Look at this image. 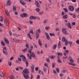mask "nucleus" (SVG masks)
I'll return each instance as SVG.
<instances>
[{
  "label": "nucleus",
  "mask_w": 79,
  "mask_h": 79,
  "mask_svg": "<svg viewBox=\"0 0 79 79\" xmlns=\"http://www.w3.org/2000/svg\"><path fill=\"white\" fill-rule=\"evenodd\" d=\"M34 47H35V48H37V46L36 44H34Z\"/></svg>",
  "instance_id": "nucleus-61"
},
{
  "label": "nucleus",
  "mask_w": 79,
  "mask_h": 79,
  "mask_svg": "<svg viewBox=\"0 0 79 79\" xmlns=\"http://www.w3.org/2000/svg\"><path fill=\"white\" fill-rule=\"evenodd\" d=\"M11 64H12L11 62H9L8 63V65H9V66H11Z\"/></svg>",
  "instance_id": "nucleus-54"
},
{
  "label": "nucleus",
  "mask_w": 79,
  "mask_h": 79,
  "mask_svg": "<svg viewBox=\"0 0 79 79\" xmlns=\"http://www.w3.org/2000/svg\"><path fill=\"white\" fill-rule=\"evenodd\" d=\"M69 43V42L68 41V40L65 41V46H67L68 45V44Z\"/></svg>",
  "instance_id": "nucleus-26"
},
{
  "label": "nucleus",
  "mask_w": 79,
  "mask_h": 79,
  "mask_svg": "<svg viewBox=\"0 0 79 79\" xmlns=\"http://www.w3.org/2000/svg\"><path fill=\"white\" fill-rule=\"evenodd\" d=\"M4 25L2 24L1 23H0V26H1V27H3V26Z\"/></svg>",
  "instance_id": "nucleus-60"
},
{
  "label": "nucleus",
  "mask_w": 79,
  "mask_h": 79,
  "mask_svg": "<svg viewBox=\"0 0 79 79\" xmlns=\"http://www.w3.org/2000/svg\"><path fill=\"white\" fill-rule=\"evenodd\" d=\"M61 42H60V41L58 44V47L60 48L61 47Z\"/></svg>",
  "instance_id": "nucleus-31"
},
{
  "label": "nucleus",
  "mask_w": 79,
  "mask_h": 79,
  "mask_svg": "<svg viewBox=\"0 0 79 79\" xmlns=\"http://www.w3.org/2000/svg\"><path fill=\"white\" fill-rule=\"evenodd\" d=\"M13 40H14V42H19V40H17V39H13Z\"/></svg>",
  "instance_id": "nucleus-32"
},
{
  "label": "nucleus",
  "mask_w": 79,
  "mask_h": 79,
  "mask_svg": "<svg viewBox=\"0 0 79 79\" xmlns=\"http://www.w3.org/2000/svg\"><path fill=\"white\" fill-rule=\"evenodd\" d=\"M13 10L14 12L16 11V8L15 7V6H14L13 7Z\"/></svg>",
  "instance_id": "nucleus-22"
},
{
  "label": "nucleus",
  "mask_w": 79,
  "mask_h": 79,
  "mask_svg": "<svg viewBox=\"0 0 79 79\" xmlns=\"http://www.w3.org/2000/svg\"><path fill=\"white\" fill-rule=\"evenodd\" d=\"M10 79H15V77H14V76L11 75L10 77Z\"/></svg>",
  "instance_id": "nucleus-29"
},
{
  "label": "nucleus",
  "mask_w": 79,
  "mask_h": 79,
  "mask_svg": "<svg viewBox=\"0 0 79 79\" xmlns=\"http://www.w3.org/2000/svg\"><path fill=\"white\" fill-rule=\"evenodd\" d=\"M5 12L6 14V15H7V16H10V14H9L8 11V10H5Z\"/></svg>",
  "instance_id": "nucleus-16"
},
{
  "label": "nucleus",
  "mask_w": 79,
  "mask_h": 79,
  "mask_svg": "<svg viewBox=\"0 0 79 79\" xmlns=\"http://www.w3.org/2000/svg\"><path fill=\"white\" fill-rule=\"evenodd\" d=\"M43 14H44V12L43 11L40 12L39 13V14L40 15H41Z\"/></svg>",
  "instance_id": "nucleus-48"
},
{
  "label": "nucleus",
  "mask_w": 79,
  "mask_h": 79,
  "mask_svg": "<svg viewBox=\"0 0 79 79\" xmlns=\"http://www.w3.org/2000/svg\"><path fill=\"white\" fill-rule=\"evenodd\" d=\"M68 59L70 61L71 63H74V60H73V59L71 57H69L68 58Z\"/></svg>",
  "instance_id": "nucleus-9"
},
{
  "label": "nucleus",
  "mask_w": 79,
  "mask_h": 79,
  "mask_svg": "<svg viewBox=\"0 0 79 79\" xmlns=\"http://www.w3.org/2000/svg\"><path fill=\"white\" fill-rule=\"evenodd\" d=\"M40 75H38L37 76V79H40Z\"/></svg>",
  "instance_id": "nucleus-49"
},
{
  "label": "nucleus",
  "mask_w": 79,
  "mask_h": 79,
  "mask_svg": "<svg viewBox=\"0 0 79 79\" xmlns=\"http://www.w3.org/2000/svg\"><path fill=\"white\" fill-rule=\"evenodd\" d=\"M47 20H45L44 21L43 23H44V24H45V23H47Z\"/></svg>",
  "instance_id": "nucleus-55"
},
{
  "label": "nucleus",
  "mask_w": 79,
  "mask_h": 79,
  "mask_svg": "<svg viewBox=\"0 0 79 79\" xmlns=\"http://www.w3.org/2000/svg\"><path fill=\"white\" fill-rule=\"evenodd\" d=\"M11 2L10 0H8L7 3V6H10V5L11 3H10V2Z\"/></svg>",
  "instance_id": "nucleus-14"
},
{
  "label": "nucleus",
  "mask_w": 79,
  "mask_h": 79,
  "mask_svg": "<svg viewBox=\"0 0 79 79\" xmlns=\"http://www.w3.org/2000/svg\"><path fill=\"white\" fill-rule=\"evenodd\" d=\"M69 10L70 11H74V8L72 6H70L69 7Z\"/></svg>",
  "instance_id": "nucleus-3"
},
{
  "label": "nucleus",
  "mask_w": 79,
  "mask_h": 79,
  "mask_svg": "<svg viewBox=\"0 0 79 79\" xmlns=\"http://www.w3.org/2000/svg\"><path fill=\"white\" fill-rule=\"evenodd\" d=\"M33 75L32 74H31V77H30V79H32V78H33Z\"/></svg>",
  "instance_id": "nucleus-64"
},
{
  "label": "nucleus",
  "mask_w": 79,
  "mask_h": 79,
  "mask_svg": "<svg viewBox=\"0 0 79 79\" xmlns=\"http://www.w3.org/2000/svg\"><path fill=\"white\" fill-rule=\"evenodd\" d=\"M38 44H39L40 46H42V44H41V41H40V40H39Z\"/></svg>",
  "instance_id": "nucleus-24"
},
{
  "label": "nucleus",
  "mask_w": 79,
  "mask_h": 79,
  "mask_svg": "<svg viewBox=\"0 0 79 79\" xmlns=\"http://www.w3.org/2000/svg\"><path fill=\"white\" fill-rule=\"evenodd\" d=\"M76 43H77V44H79V40H77L76 41Z\"/></svg>",
  "instance_id": "nucleus-63"
},
{
  "label": "nucleus",
  "mask_w": 79,
  "mask_h": 79,
  "mask_svg": "<svg viewBox=\"0 0 79 79\" xmlns=\"http://www.w3.org/2000/svg\"><path fill=\"white\" fill-rule=\"evenodd\" d=\"M67 58H68V56H66L65 57L63 56L62 58V59L64 60H66Z\"/></svg>",
  "instance_id": "nucleus-45"
},
{
  "label": "nucleus",
  "mask_w": 79,
  "mask_h": 79,
  "mask_svg": "<svg viewBox=\"0 0 79 79\" xmlns=\"http://www.w3.org/2000/svg\"><path fill=\"white\" fill-rule=\"evenodd\" d=\"M49 58L52 59V58H55V56H49Z\"/></svg>",
  "instance_id": "nucleus-33"
},
{
  "label": "nucleus",
  "mask_w": 79,
  "mask_h": 79,
  "mask_svg": "<svg viewBox=\"0 0 79 79\" xmlns=\"http://www.w3.org/2000/svg\"><path fill=\"white\" fill-rule=\"evenodd\" d=\"M19 69H21V70L23 69V68L22 67H19Z\"/></svg>",
  "instance_id": "nucleus-58"
},
{
  "label": "nucleus",
  "mask_w": 79,
  "mask_h": 79,
  "mask_svg": "<svg viewBox=\"0 0 79 79\" xmlns=\"http://www.w3.org/2000/svg\"><path fill=\"white\" fill-rule=\"evenodd\" d=\"M20 16L21 17H23V18H26L27 17V14L26 13H24L20 15Z\"/></svg>",
  "instance_id": "nucleus-6"
},
{
  "label": "nucleus",
  "mask_w": 79,
  "mask_h": 79,
  "mask_svg": "<svg viewBox=\"0 0 79 79\" xmlns=\"http://www.w3.org/2000/svg\"><path fill=\"white\" fill-rule=\"evenodd\" d=\"M68 25H67V27H68L70 29H72V27H71V25L70 24V23L69 22L68 23Z\"/></svg>",
  "instance_id": "nucleus-17"
},
{
  "label": "nucleus",
  "mask_w": 79,
  "mask_h": 79,
  "mask_svg": "<svg viewBox=\"0 0 79 79\" xmlns=\"http://www.w3.org/2000/svg\"><path fill=\"white\" fill-rule=\"evenodd\" d=\"M0 18H1V19H0V21H1V22H2L3 21V17L2 16L0 17Z\"/></svg>",
  "instance_id": "nucleus-53"
},
{
  "label": "nucleus",
  "mask_w": 79,
  "mask_h": 79,
  "mask_svg": "<svg viewBox=\"0 0 79 79\" xmlns=\"http://www.w3.org/2000/svg\"><path fill=\"white\" fill-rule=\"evenodd\" d=\"M34 66H35L34 64H32L31 67V73H34Z\"/></svg>",
  "instance_id": "nucleus-7"
},
{
  "label": "nucleus",
  "mask_w": 79,
  "mask_h": 79,
  "mask_svg": "<svg viewBox=\"0 0 79 79\" xmlns=\"http://www.w3.org/2000/svg\"><path fill=\"white\" fill-rule=\"evenodd\" d=\"M28 52H29V53L30 54H31L32 53V49H29L28 50Z\"/></svg>",
  "instance_id": "nucleus-44"
},
{
  "label": "nucleus",
  "mask_w": 79,
  "mask_h": 79,
  "mask_svg": "<svg viewBox=\"0 0 79 79\" xmlns=\"http://www.w3.org/2000/svg\"><path fill=\"white\" fill-rule=\"evenodd\" d=\"M29 44H25V46L27 49L29 48Z\"/></svg>",
  "instance_id": "nucleus-30"
},
{
  "label": "nucleus",
  "mask_w": 79,
  "mask_h": 79,
  "mask_svg": "<svg viewBox=\"0 0 79 79\" xmlns=\"http://www.w3.org/2000/svg\"><path fill=\"white\" fill-rule=\"evenodd\" d=\"M72 17L74 18H76V16L75 14H73L72 16Z\"/></svg>",
  "instance_id": "nucleus-57"
},
{
  "label": "nucleus",
  "mask_w": 79,
  "mask_h": 79,
  "mask_svg": "<svg viewBox=\"0 0 79 79\" xmlns=\"http://www.w3.org/2000/svg\"><path fill=\"white\" fill-rule=\"evenodd\" d=\"M9 34L10 35V36H11V35H12V32H11V31H9Z\"/></svg>",
  "instance_id": "nucleus-59"
},
{
  "label": "nucleus",
  "mask_w": 79,
  "mask_h": 79,
  "mask_svg": "<svg viewBox=\"0 0 79 79\" xmlns=\"http://www.w3.org/2000/svg\"><path fill=\"white\" fill-rule=\"evenodd\" d=\"M49 29H50V27H45V29L46 30H48Z\"/></svg>",
  "instance_id": "nucleus-51"
},
{
  "label": "nucleus",
  "mask_w": 79,
  "mask_h": 79,
  "mask_svg": "<svg viewBox=\"0 0 79 79\" xmlns=\"http://www.w3.org/2000/svg\"><path fill=\"white\" fill-rule=\"evenodd\" d=\"M36 10L37 11V12H38V13L40 12V9L39 8H37L36 9Z\"/></svg>",
  "instance_id": "nucleus-41"
},
{
  "label": "nucleus",
  "mask_w": 79,
  "mask_h": 79,
  "mask_svg": "<svg viewBox=\"0 0 79 79\" xmlns=\"http://www.w3.org/2000/svg\"><path fill=\"white\" fill-rule=\"evenodd\" d=\"M62 32L64 34H65V35H68L66 32V29L63 28L62 30Z\"/></svg>",
  "instance_id": "nucleus-5"
},
{
  "label": "nucleus",
  "mask_w": 79,
  "mask_h": 79,
  "mask_svg": "<svg viewBox=\"0 0 79 79\" xmlns=\"http://www.w3.org/2000/svg\"><path fill=\"white\" fill-rule=\"evenodd\" d=\"M64 10L65 12H68V9L66 8H64L63 9Z\"/></svg>",
  "instance_id": "nucleus-43"
},
{
  "label": "nucleus",
  "mask_w": 79,
  "mask_h": 79,
  "mask_svg": "<svg viewBox=\"0 0 79 79\" xmlns=\"http://www.w3.org/2000/svg\"><path fill=\"white\" fill-rule=\"evenodd\" d=\"M35 3L36 5L38 8H39L40 7V4H39V2L36 1H35Z\"/></svg>",
  "instance_id": "nucleus-11"
},
{
  "label": "nucleus",
  "mask_w": 79,
  "mask_h": 79,
  "mask_svg": "<svg viewBox=\"0 0 79 79\" xmlns=\"http://www.w3.org/2000/svg\"><path fill=\"white\" fill-rule=\"evenodd\" d=\"M49 35H50L52 37V36H55V34H53V33H49Z\"/></svg>",
  "instance_id": "nucleus-35"
},
{
  "label": "nucleus",
  "mask_w": 79,
  "mask_h": 79,
  "mask_svg": "<svg viewBox=\"0 0 79 79\" xmlns=\"http://www.w3.org/2000/svg\"><path fill=\"white\" fill-rule=\"evenodd\" d=\"M37 31V33H38L39 34V33H41V31H40V29H39L38 30H36V31Z\"/></svg>",
  "instance_id": "nucleus-42"
},
{
  "label": "nucleus",
  "mask_w": 79,
  "mask_h": 79,
  "mask_svg": "<svg viewBox=\"0 0 79 79\" xmlns=\"http://www.w3.org/2000/svg\"><path fill=\"white\" fill-rule=\"evenodd\" d=\"M3 52L5 55H8V52H6V48L4 47L3 48Z\"/></svg>",
  "instance_id": "nucleus-4"
},
{
  "label": "nucleus",
  "mask_w": 79,
  "mask_h": 79,
  "mask_svg": "<svg viewBox=\"0 0 79 79\" xmlns=\"http://www.w3.org/2000/svg\"><path fill=\"white\" fill-rule=\"evenodd\" d=\"M68 18V16L67 15H63V19H67Z\"/></svg>",
  "instance_id": "nucleus-18"
},
{
  "label": "nucleus",
  "mask_w": 79,
  "mask_h": 79,
  "mask_svg": "<svg viewBox=\"0 0 79 79\" xmlns=\"http://www.w3.org/2000/svg\"><path fill=\"white\" fill-rule=\"evenodd\" d=\"M25 63L26 64V67H28V66H29V63H28V62L27 61V60L25 61Z\"/></svg>",
  "instance_id": "nucleus-27"
},
{
  "label": "nucleus",
  "mask_w": 79,
  "mask_h": 79,
  "mask_svg": "<svg viewBox=\"0 0 79 79\" xmlns=\"http://www.w3.org/2000/svg\"><path fill=\"white\" fill-rule=\"evenodd\" d=\"M20 58H22V60L23 61L25 62V61H27V59L24 56L22 55H20Z\"/></svg>",
  "instance_id": "nucleus-2"
},
{
  "label": "nucleus",
  "mask_w": 79,
  "mask_h": 79,
  "mask_svg": "<svg viewBox=\"0 0 79 79\" xmlns=\"http://www.w3.org/2000/svg\"><path fill=\"white\" fill-rule=\"evenodd\" d=\"M57 54L59 56H62L63 55L62 53H61V52L57 53Z\"/></svg>",
  "instance_id": "nucleus-25"
},
{
  "label": "nucleus",
  "mask_w": 79,
  "mask_h": 79,
  "mask_svg": "<svg viewBox=\"0 0 79 79\" xmlns=\"http://www.w3.org/2000/svg\"><path fill=\"white\" fill-rule=\"evenodd\" d=\"M56 70L58 73H60V69H59L57 68L56 69Z\"/></svg>",
  "instance_id": "nucleus-46"
},
{
  "label": "nucleus",
  "mask_w": 79,
  "mask_h": 79,
  "mask_svg": "<svg viewBox=\"0 0 79 79\" xmlns=\"http://www.w3.org/2000/svg\"><path fill=\"white\" fill-rule=\"evenodd\" d=\"M30 56L33 57L34 58H35V55L34 52H32L31 54H30Z\"/></svg>",
  "instance_id": "nucleus-8"
},
{
  "label": "nucleus",
  "mask_w": 79,
  "mask_h": 79,
  "mask_svg": "<svg viewBox=\"0 0 79 79\" xmlns=\"http://www.w3.org/2000/svg\"><path fill=\"white\" fill-rule=\"evenodd\" d=\"M38 31H36L35 34L36 35V39H38L39 37V33H37Z\"/></svg>",
  "instance_id": "nucleus-10"
},
{
  "label": "nucleus",
  "mask_w": 79,
  "mask_h": 79,
  "mask_svg": "<svg viewBox=\"0 0 79 79\" xmlns=\"http://www.w3.org/2000/svg\"><path fill=\"white\" fill-rule=\"evenodd\" d=\"M39 73L40 74H42V75H44V72H41V73L39 72Z\"/></svg>",
  "instance_id": "nucleus-56"
},
{
  "label": "nucleus",
  "mask_w": 79,
  "mask_h": 79,
  "mask_svg": "<svg viewBox=\"0 0 79 79\" xmlns=\"http://www.w3.org/2000/svg\"><path fill=\"white\" fill-rule=\"evenodd\" d=\"M4 39H5V43L7 45H8L9 44V41H8L7 39H6V38H4Z\"/></svg>",
  "instance_id": "nucleus-12"
},
{
  "label": "nucleus",
  "mask_w": 79,
  "mask_h": 79,
  "mask_svg": "<svg viewBox=\"0 0 79 79\" xmlns=\"http://www.w3.org/2000/svg\"><path fill=\"white\" fill-rule=\"evenodd\" d=\"M1 44L3 46H5V44L2 41L1 42Z\"/></svg>",
  "instance_id": "nucleus-38"
},
{
  "label": "nucleus",
  "mask_w": 79,
  "mask_h": 79,
  "mask_svg": "<svg viewBox=\"0 0 79 79\" xmlns=\"http://www.w3.org/2000/svg\"><path fill=\"white\" fill-rule=\"evenodd\" d=\"M26 51H27V48H25V49L22 50V52L23 53H25V52H26Z\"/></svg>",
  "instance_id": "nucleus-37"
},
{
  "label": "nucleus",
  "mask_w": 79,
  "mask_h": 79,
  "mask_svg": "<svg viewBox=\"0 0 79 79\" xmlns=\"http://www.w3.org/2000/svg\"><path fill=\"white\" fill-rule=\"evenodd\" d=\"M46 60H47V61L48 62V63H50V60L49 58H46Z\"/></svg>",
  "instance_id": "nucleus-34"
},
{
  "label": "nucleus",
  "mask_w": 79,
  "mask_h": 79,
  "mask_svg": "<svg viewBox=\"0 0 79 79\" xmlns=\"http://www.w3.org/2000/svg\"><path fill=\"white\" fill-rule=\"evenodd\" d=\"M27 35L28 37H29V38L30 39H31V40H32V37H31V34H30V33H28L27 34Z\"/></svg>",
  "instance_id": "nucleus-23"
},
{
  "label": "nucleus",
  "mask_w": 79,
  "mask_h": 79,
  "mask_svg": "<svg viewBox=\"0 0 79 79\" xmlns=\"http://www.w3.org/2000/svg\"><path fill=\"white\" fill-rule=\"evenodd\" d=\"M55 63H53L52 64V68H54L55 67Z\"/></svg>",
  "instance_id": "nucleus-40"
},
{
  "label": "nucleus",
  "mask_w": 79,
  "mask_h": 79,
  "mask_svg": "<svg viewBox=\"0 0 79 79\" xmlns=\"http://www.w3.org/2000/svg\"><path fill=\"white\" fill-rule=\"evenodd\" d=\"M29 73V72L28 71V70L26 68L23 70L22 74H23V77L25 79H29V76L28 75Z\"/></svg>",
  "instance_id": "nucleus-1"
},
{
  "label": "nucleus",
  "mask_w": 79,
  "mask_h": 79,
  "mask_svg": "<svg viewBox=\"0 0 79 79\" xmlns=\"http://www.w3.org/2000/svg\"><path fill=\"white\" fill-rule=\"evenodd\" d=\"M45 34L46 35L47 39H48V40H50V36H49V35H48V33L46 32L45 33Z\"/></svg>",
  "instance_id": "nucleus-13"
},
{
  "label": "nucleus",
  "mask_w": 79,
  "mask_h": 79,
  "mask_svg": "<svg viewBox=\"0 0 79 79\" xmlns=\"http://www.w3.org/2000/svg\"><path fill=\"white\" fill-rule=\"evenodd\" d=\"M18 61H22V59H21V58L19 57L18 58Z\"/></svg>",
  "instance_id": "nucleus-47"
},
{
  "label": "nucleus",
  "mask_w": 79,
  "mask_h": 79,
  "mask_svg": "<svg viewBox=\"0 0 79 79\" xmlns=\"http://www.w3.org/2000/svg\"><path fill=\"white\" fill-rule=\"evenodd\" d=\"M57 62H58L59 63H61V61L60 59H58Z\"/></svg>",
  "instance_id": "nucleus-36"
},
{
  "label": "nucleus",
  "mask_w": 79,
  "mask_h": 79,
  "mask_svg": "<svg viewBox=\"0 0 79 79\" xmlns=\"http://www.w3.org/2000/svg\"><path fill=\"white\" fill-rule=\"evenodd\" d=\"M69 50H64L65 53H66L67 54H68V53H69Z\"/></svg>",
  "instance_id": "nucleus-39"
},
{
  "label": "nucleus",
  "mask_w": 79,
  "mask_h": 79,
  "mask_svg": "<svg viewBox=\"0 0 79 79\" xmlns=\"http://www.w3.org/2000/svg\"><path fill=\"white\" fill-rule=\"evenodd\" d=\"M29 33H31L32 34H34V32L33 31V30H31V31H30L29 32Z\"/></svg>",
  "instance_id": "nucleus-50"
},
{
  "label": "nucleus",
  "mask_w": 79,
  "mask_h": 79,
  "mask_svg": "<svg viewBox=\"0 0 79 79\" xmlns=\"http://www.w3.org/2000/svg\"><path fill=\"white\" fill-rule=\"evenodd\" d=\"M35 70L36 71H38V70H39V67H36V68H35Z\"/></svg>",
  "instance_id": "nucleus-62"
},
{
  "label": "nucleus",
  "mask_w": 79,
  "mask_h": 79,
  "mask_svg": "<svg viewBox=\"0 0 79 79\" xmlns=\"http://www.w3.org/2000/svg\"><path fill=\"white\" fill-rule=\"evenodd\" d=\"M62 40L63 42H66V41L68 40H66L64 37H63L62 38Z\"/></svg>",
  "instance_id": "nucleus-21"
},
{
  "label": "nucleus",
  "mask_w": 79,
  "mask_h": 79,
  "mask_svg": "<svg viewBox=\"0 0 79 79\" xmlns=\"http://www.w3.org/2000/svg\"><path fill=\"white\" fill-rule=\"evenodd\" d=\"M69 65H72V66H76V64L74 63H71L70 62H69Z\"/></svg>",
  "instance_id": "nucleus-20"
},
{
  "label": "nucleus",
  "mask_w": 79,
  "mask_h": 79,
  "mask_svg": "<svg viewBox=\"0 0 79 79\" xmlns=\"http://www.w3.org/2000/svg\"><path fill=\"white\" fill-rule=\"evenodd\" d=\"M20 3H21V4H22V5H23L25 6L26 5V3H24L23 1L22 0L20 1Z\"/></svg>",
  "instance_id": "nucleus-19"
},
{
  "label": "nucleus",
  "mask_w": 79,
  "mask_h": 79,
  "mask_svg": "<svg viewBox=\"0 0 79 79\" xmlns=\"http://www.w3.org/2000/svg\"><path fill=\"white\" fill-rule=\"evenodd\" d=\"M56 48V45L55 44L52 47V49H53V50H55Z\"/></svg>",
  "instance_id": "nucleus-28"
},
{
  "label": "nucleus",
  "mask_w": 79,
  "mask_h": 79,
  "mask_svg": "<svg viewBox=\"0 0 79 79\" xmlns=\"http://www.w3.org/2000/svg\"><path fill=\"white\" fill-rule=\"evenodd\" d=\"M5 20L6 25L7 26L8 25V20L7 19H5Z\"/></svg>",
  "instance_id": "nucleus-15"
},
{
  "label": "nucleus",
  "mask_w": 79,
  "mask_h": 79,
  "mask_svg": "<svg viewBox=\"0 0 79 79\" xmlns=\"http://www.w3.org/2000/svg\"><path fill=\"white\" fill-rule=\"evenodd\" d=\"M29 23L30 24H32L33 23V21H32V20H29Z\"/></svg>",
  "instance_id": "nucleus-52"
}]
</instances>
